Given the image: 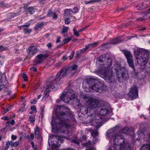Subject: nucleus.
I'll use <instances>...</instances> for the list:
<instances>
[{"label":"nucleus","mask_w":150,"mask_h":150,"mask_svg":"<svg viewBox=\"0 0 150 150\" xmlns=\"http://www.w3.org/2000/svg\"><path fill=\"white\" fill-rule=\"evenodd\" d=\"M47 57L48 56L47 55L42 54L38 55L37 56V57L38 59V61L37 62V64H40L43 61V59H46Z\"/></svg>","instance_id":"nucleus-17"},{"label":"nucleus","mask_w":150,"mask_h":150,"mask_svg":"<svg viewBox=\"0 0 150 150\" xmlns=\"http://www.w3.org/2000/svg\"><path fill=\"white\" fill-rule=\"evenodd\" d=\"M69 28V27L64 26L63 28L61 33L64 35V36L66 37L67 36V33Z\"/></svg>","instance_id":"nucleus-23"},{"label":"nucleus","mask_w":150,"mask_h":150,"mask_svg":"<svg viewBox=\"0 0 150 150\" xmlns=\"http://www.w3.org/2000/svg\"><path fill=\"white\" fill-rule=\"evenodd\" d=\"M38 48L37 47L35 46L31 45L27 49V53L30 56H33L38 52Z\"/></svg>","instance_id":"nucleus-12"},{"label":"nucleus","mask_w":150,"mask_h":150,"mask_svg":"<svg viewBox=\"0 0 150 150\" xmlns=\"http://www.w3.org/2000/svg\"><path fill=\"white\" fill-rule=\"evenodd\" d=\"M57 16L55 13L54 14L53 18L54 20H56L57 18Z\"/></svg>","instance_id":"nucleus-60"},{"label":"nucleus","mask_w":150,"mask_h":150,"mask_svg":"<svg viewBox=\"0 0 150 150\" xmlns=\"http://www.w3.org/2000/svg\"><path fill=\"white\" fill-rule=\"evenodd\" d=\"M34 138V135L33 134H31L30 137H28V138L32 140H33Z\"/></svg>","instance_id":"nucleus-50"},{"label":"nucleus","mask_w":150,"mask_h":150,"mask_svg":"<svg viewBox=\"0 0 150 150\" xmlns=\"http://www.w3.org/2000/svg\"><path fill=\"white\" fill-rule=\"evenodd\" d=\"M23 31L25 33L29 34L31 32L32 30L31 29L25 28L23 29Z\"/></svg>","instance_id":"nucleus-32"},{"label":"nucleus","mask_w":150,"mask_h":150,"mask_svg":"<svg viewBox=\"0 0 150 150\" xmlns=\"http://www.w3.org/2000/svg\"><path fill=\"white\" fill-rule=\"evenodd\" d=\"M129 96L133 100L138 96V92L137 87L134 85L131 88L129 93Z\"/></svg>","instance_id":"nucleus-11"},{"label":"nucleus","mask_w":150,"mask_h":150,"mask_svg":"<svg viewBox=\"0 0 150 150\" xmlns=\"http://www.w3.org/2000/svg\"><path fill=\"white\" fill-rule=\"evenodd\" d=\"M87 27H88V26H86L85 27H84V28H82L79 30V32H82L83 31H84L86 29Z\"/></svg>","instance_id":"nucleus-47"},{"label":"nucleus","mask_w":150,"mask_h":150,"mask_svg":"<svg viewBox=\"0 0 150 150\" xmlns=\"http://www.w3.org/2000/svg\"><path fill=\"white\" fill-rule=\"evenodd\" d=\"M30 70L32 71L33 72H36L37 71V69L35 67H33L31 68Z\"/></svg>","instance_id":"nucleus-44"},{"label":"nucleus","mask_w":150,"mask_h":150,"mask_svg":"<svg viewBox=\"0 0 150 150\" xmlns=\"http://www.w3.org/2000/svg\"><path fill=\"white\" fill-rule=\"evenodd\" d=\"M17 137L16 135H15L13 134H12L11 136V139L13 140H15L16 139Z\"/></svg>","instance_id":"nucleus-54"},{"label":"nucleus","mask_w":150,"mask_h":150,"mask_svg":"<svg viewBox=\"0 0 150 150\" xmlns=\"http://www.w3.org/2000/svg\"><path fill=\"white\" fill-rule=\"evenodd\" d=\"M91 47L89 45V44L88 45H86L85 46V47L84 48L86 50H87V49H88L89 47Z\"/></svg>","instance_id":"nucleus-62"},{"label":"nucleus","mask_w":150,"mask_h":150,"mask_svg":"<svg viewBox=\"0 0 150 150\" xmlns=\"http://www.w3.org/2000/svg\"><path fill=\"white\" fill-rule=\"evenodd\" d=\"M107 59V58L106 57V55L105 54H103L100 56L99 58H98L97 60L98 62L103 63L102 64H101L102 65H103V64H104L105 62ZM99 66L100 68V67H101V64L99 65Z\"/></svg>","instance_id":"nucleus-16"},{"label":"nucleus","mask_w":150,"mask_h":150,"mask_svg":"<svg viewBox=\"0 0 150 150\" xmlns=\"http://www.w3.org/2000/svg\"><path fill=\"white\" fill-rule=\"evenodd\" d=\"M29 121L30 123H33L35 121V117L33 115H31L29 117Z\"/></svg>","instance_id":"nucleus-33"},{"label":"nucleus","mask_w":150,"mask_h":150,"mask_svg":"<svg viewBox=\"0 0 150 150\" xmlns=\"http://www.w3.org/2000/svg\"><path fill=\"white\" fill-rule=\"evenodd\" d=\"M85 98L88 99L86 101L87 103L92 108H93L96 111H98V109L100 108L101 105L99 101L96 99H94L86 96Z\"/></svg>","instance_id":"nucleus-7"},{"label":"nucleus","mask_w":150,"mask_h":150,"mask_svg":"<svg viewBox=\"0 0 150 150\" xmlns=\"http://www.w3.org/2000/svg\"><path fill=\"white\" fill-rule=\"evenodd\" d=\"M123 52L127 59L132 58V56L130 52L126 50H124Z\"/></svg>","instance_id":"nucleus-20"},{"label":"nucleus","mask_w":150,"mask_h":150,"mask_svg":"<svg viewBox=\"0 0 150 150\" xmlns=\"http://www.w3.org/2000/svg\"><path fill=\"white\" fill-rule=\"evenodd\" d=\"M9 145L11 146H13V141H8L6 142V146L5 147V150H7L9 147Z\"/></svg>","instance_id":"nucleus-24"},{"label":"nucleus","mask_w":150,"mask_h":150,"mask_svg":"<svg viewBox=\"0 0 150 150\" xmlns=\"http://www.w3.org/2000/svg\"><path fill=\"white\" fill-rule=\"evenodd\" d=\"M122 41V40L121 37H118L113 39L110 40L108 43H103L101 45L102 46H104L106 45L108 43L112 44H115L120 43Z\"/></svg>","instance_id":"nucleus-14"},{"label":"nucleus","mask_w":150,"mask_h":150,"mask_svg":"<svg viewBox=\"0 0 150 150\" xmlns=\"http://www.w3.org/2000/svg\"><path fill=\"white\" fill-rule=\"evenodd\" d=\"M4 82V79L2 76H0V91H1L5 87L2 84Z\"/></svg>","instance_id":"nucleus-30"},{"label":"nucleus","mask_w":150,"mask_h":150,"mask_svg":"<svg viewBox=\"0 0 150 150\" xmlns=\"http://www.w3.org/2000/svg\"><path fill=\"white\" fill-rule=\"evenodd\" d=\"M86 50L85 49V48H83L82 49L80 50L79 51V52H80V53H82L83 52H84V51H85Z\"/></svg>","instance_id":"nucleus-58"},{"label":"nucleus","mask_w":150,"mask_h":150,"mask_svg":"<svg viewBox=\"0 0 150 150\" xmlns=\"http://www.w3.org/2000/svg\"><path fill=\"white\" fill-rule=\"evenodd\" d=\"M30 25V23H26L25 25H22V27H28Z\"/></svg>","instance_id":"nucleus-53"},{"label":"nucleus","mask_w":150,"mask_h":150,"mask_svg":"<svg viewBox=\"0 0 150 150\" xmlns=\"http://www.w3.org/2000/svg\"><path fill=\"white\" fill-rule=\"evenodd\" d=\"M47 46L49 49H51L52 46V44L51 43H49L47 44Z\"/></svg>","instance_id":"nucleus-57"},{"label":"nucleus","mask_w":150,"mask_h":150,"mask_svg":"<svg viewBox=\"0 0 150 150\" xmlns=\"http://www.w3.org/2000/svg\"><path fill=\"white\" fill-rule=\"evenodd\" d=\"M37 100H38L37 99H34L33 100H31L30 103L32 104H35L36 103Z\"/></svg>","instance_id":"nucleus-46"},{"label":"nucleus","mask_w":150,"mask_h":150,"mask_svg":"<svg viewBox=\"0 0 150 150\" xmlns=\"http://www.w3.org/2000/svg\"><path fill=\"white\" fill-rule=\"evenodd\" d=\"M22 76L23 78L24 79L25 81H26L28 79V77H27L25 74H23Z\"/></svg>","instance_id":"nucleus-43"},{"label":"nucleus","mask_w":150,"mask_h":150,"mask_svg":"<svg viewBox=\"0 0 150 150\" xmlns=\"http://www.w3.org/2000/svg\"><path fill=\"white\" fill-rule=\"evenodd\" d=\"M24 6H23V8L24 9H26L27 6H28V4H24Z\"/></svg>","instance_id":"nucleus-63"},{"label":"nucleus","mask_w":150,"mask_h":150,"mask_svg":"<svg viewBox=\"0 0 150 150\" xmlns=\"http://www.w3.org/2000/svg\"><path fill=\"white\" fill-rule=\"evenodd\" d=\"M69 18H67L65 20V23L66 24H69L70 23Z\"/></svg>","instance_id":"nucleus-37"},{"label":"nucleus","mask_w":150,"mask_h":150,"mask_svg":"<svg viewBox=\"0 0 150 150\" xmlns=\"http://www.w3.org/2000/svg\"><path fill=\"white\" fill-rule=\"evenodd\" d=\"M141 150H150V144H146L142 146L141 148Z\"/></svg>","instance_id":"nucleus-27"},{"label":"nucleus","mask_w":150,"mask_h":150,"mask_svg":"<svg viewBox=\"0 0 150 150\" xmlns=\"http://www.w3.org/2000/svg\"><path fill=\"white\" fill-rule=\"evenodd\" d=\"M93 3V0H91L89 1H85V3L86 4H88Z\"/></svg>","instance_id":"nucleus-51"},{"label":"nucleus","mask_w":150,"mask_h":150,"mask_svg":"<svg viewBox=\"0 0 150 150\" xmlns=\"http://www.w3.org/2000/svg\"><path fill=\"white\" fill-rule=\"evenodd\" d=\"M127 62L129 66L132 67L134 70V66L132 58L127 59Z\"/></svg>","instance_id":"nucleus-25"},{"label":"nucleus","mask_w":150,"mask_h":150,"mask_svg":"<svg viewBox=\"0 0 150 150\" xmlns=\"http://www.w3.org/2000/svg\"><path fill=\"white\" fill-rule=\"evenodd\" d=\"M7 49V47H4L2 46H0V51L2 52L6 50Z\"/></svg>","instance_id":"nucleus-38"},{"label":"nucleus","mask_w":150,"mask_h":150,"mask_svg":"<svg viewBox=\"0 0 150 150\" xmlns=\"http://www.w3.org/2000/svg\"><path fill=\"white\" fill-rule=\"evenodd\" d=\"M134 52L136 59V65L141 66H144L148 59L147 53L139 49H134Z\"/></svg>","instance_id":"nucleus-4"},{"label":"nucleus","mask_w":150,"mask_h":150,"mask_svg":"<svg viewBox=\"0 0 150 150\" xmlns=\"http://www.w3.org/2000/svg\"><path fill=\"white\" fill-rule=\"evenodd\" d=\"M11 108V106H9L8 108H7V109H6V110H4V112L5 113L7 112L9 110H10Z\"/></svg>","instance_id":"nucleus-52"},{"label":"nucleus","mask_w":150,"mask_h":150,"mask_svg":"<svg viewBox=\"0 0 150 150\" xmlns=\"http://www.w3.org/2000/svg\"><path fill=\"white\" fill-rule=\"evenodd\" d=\"M114 67L119 81L123 82L127 80L129 78V76L126 69L124 67H121L120 65L117 64H115Z\"/></svg>","instance_id":"nucleus-5"},{"label":"nucleus","mask_w":150,"mask_h":150,"mask_svg":"<svg viewBox=\"0 0 150 150\" xmlns=\"http://www.w3.org/2000/svg\"><path fill=\"white\" fill-rule=\"evenodd\" d=\"M109 113V110L107 108L103 107L101 108L99 111V114L101 115H105Z\"/></svg>","instance_id":"nucleus-18"},{"label":"nucleus","mask_w":150,"mask_h":150,"mask_svg":"<svg viewBox=\"0 0 150 150\" xmlns=\"http://www.w3.org/2000/svg\"><path fill=\"white\" fill-rule=\"evenodd\" d=\"M25 104L24 103H23L21 105V106L19 108V111L21 112H23L25 110Z\"/></svg>","instance_id":"nucleus-35"},{"label":"nucleus","mask_w":150,"mask_h":150,"mask_svg":"<svg viewBox=\"0 0 150 150\" xmlns=\"http://www.w3.org/2000/svg\"><path fill=\"white\" fill-rule=\"evenodd\" d=\"M31 110L32 111H34L35 113L37 112V110L36 109V107L35 105H33L32 106L30 107Z\"/></svg>","instance_id":"nucleus-36"},{"label":"nucleus","mask_w":150,"mask_h":150,"mask_svg":"<svg viewBox=\"0 0 150 150\" xmlns=\"http://www.w3.org/2000/svg\"><path fill=\"white\" fill-rule=\"evenodd\" d=\"M45 23L44 22H41L38 23L35 27V30H38L40 29L43 26Z\"/></svg>","instance_id":"nucleus-22"},{"label":"nucleus","mask_w":150,"mask_h":150,"mask_svg":"<svg viewBox=\"0 0 150 150\" xmlns=\"http://www.w3.org/2000/svg\"><path fill=\"white\" fill-rule=\"evenodd\" d=\"M78 11V10L77 7H75L73 9V12L74 13H77Z\"/></svg>","instance_id":"nucleus-49"},{"label":"nucleus","mask_w":150,"mask_h":150,"mask_svg":"<svg viewBox=\"0 0 150 150\" xmlns=\"http://www.w3.org/2000/svg\"><path fill=\"white\" fill-rule=\"evenodd\" d=\"M68 58V57H67V56H64L62 57V59L63 60V61H64L65 60L67 59Z\"/></svg>","instance_id":"nucleus-61"},{"label":"nucleus","mask_w":150,"mask_h":150,"mask_svg":"<svg viewBox=\"0 0 150 150\" xmlns=\"http://www.w3.org/2000/svg\"><path fill=\"white\" fill-rule=\"evenodd\" d=\"M112 64V60L108 58L105 62L101 64L100 69L98 71L100 76L105 79L106 81L111 82L113 78L112 70L109 67Z\"/></svg>","instance_id":"nucleus-3"},{"label":"nucleus","mask_w":150,"mask_h":150,"mask_svg":"<svg viewBox=\"0 0 150 150\" xmlns=\"http://www.w3.org/2000/svg\"><path fill=\"white\" fill-rule=\"evenodd\" d=\"M34 9V8L33 7H30L26 9L25 10V11L27 14L29 13L30 14L32 15L34 14L35 12Z\"/></svg>","instance_id":"nucleus-21"},{"label":"nucleus","mask_w":150,"mask_h":150,"mask_svg":"<svg viewBox=\"0 0 150 150\" xmlns=\"http://www.w3.org/2000/svg\"><path fill=\"white\" fill-rule=\"evenodd\" d=\"M75 52L74 51H72L71 53V55L69 56L70 59L71 60L73 58L74 54Z\"/></svg>","instance_id":"nucleus-42"},{"label":"nucleus","mask_w":150,"mask_h":150,"mask_svg":"<svg viewBox=\"0 0 150 150\" xmlns=\"http://www.w3.org/2000/svg\"><path fill=\"white\" fill-rule=\"evenodd\" d=\"M98 42H96L93 43L89 44V45L90 47H94L98 44Z\"/></svg>","instance_id":"nucleus-39"},{"label":"nucleus","mask_w":150,"mask_h":150,"mask_svg":"<svg viewBox=\"0 0 150 150\" xmlns=\"http://www.w3.org/2000/svg\"><path fill=\"white\" fill-rule=\"evenodd\" d=\"M71 40V38H67L64 39L63 41L60 43L61 45H63L65 44L68 43Z\"/></svg>","instance_id":"nucleus-28"},{"label":"nucleus","mask_w":150,"mask_h":150,"mask_svg":"<svg viewBox=\"0 0 150 150\" xmlns=\"http://www.w3.org/2000/svg\"><path fill=\"white\" fill-rule=\"evenodd\" d=\"M53 14V13L52 12V11L50 10L49 11L47 14V17H51L52 16V15Z\"/></svg>","instance_id":"nucleus-41"},{"label":"nucleus","mask_w":150,"mask_h":150,"mask_svg":"<svg viewBox=\"0 0 150 150\" xmlns=\"http://www.w3.org/2000/svg\"><path fill=\"white\" fill-rule=\"evenodd\" d=\"M90 143L91 141H89L88 142L84 143L83 144V145L86 146H88L90 144Z\"/></svg>","instance_id":"nucleus-55"},{"label":"nucleus","mask_w":150,"mask_h":150,"mask_svg":"<svg viewBox=\"0 0 150 150\" xmlns=\"http://www.w3.org/2000/svg\"><path fill=\"white\" fill-rule=\"evenodd\" d=\"M98 132H92L91 134L92 136L94 137H96L98 135Z\"/></svg>","instance_id":"nucleus-45"},{"label":"nucleus","mask_w":150,"mask_h":150,"mask_svg":"<svg viewBox=\"0 0 150 150\" xmlns=\"http://www.w3.org/2000/svg\"><path fill=\"white\" fill-rule=\"evenodd\" d=\"M97 78H96V79L93 78V77H91L87 79H86V83L89 85V86L90 87L92 85V84L93 83H95L96 81H97Z\"/></svg>","instance_id":"nucleus-15"},{"label":"nucleus","mask_w":150,"mask_h":150,"mask_svg":"<svg viewBox=\"0 0 150 150\" xmlns=\"http://www.w3.org/2000/svg\"><path fill=\"white\" fill-rule=\"evenodd\" d=\"M91 121L93 124V125H95L96 126H98L99 127L101 126L102 121V120L98 115L95 116L93 118L91 119Z\"/></svg>","instance_id":"nucleus-13"},{"label":"nucleus","mask_w":150,"mask_h":150,"mask_svg":"<svg viewBox=\"0 0 150 150\" xmlns=\"http://www.w3.org/2000/svg\"><path fill=\"white\" fill-rule=\"evenodd\" d=\"M81 110L83 112V114H87L88 115L94 117L96 116L95 109L91 107H84L81 109Z\"/></svg>","instance_id":"nucleus-8"},{"label":"nucleus","mask_w":150,"mask_h":150,"mask_svg":"<svg viewBox=\"0 0 150 150\" xmlns=\"http://www.w3.org/2000/svg\"><path fill=\"white\" fill-rule=\"evenodd\" d=\"M103 81H97L91 86V88L93 90L97 92H100V90L104 89L105 87Z\"/></svg>","instance_id":"nucleus-9"},{"label":"nucleus","mask_w":150,"mask_h":150,"mask_svg":"<svg viewBox=\"0 0 150 150\" xmlns=\"http://www.w3.org/2000/svg\"><path fill=\"white\" fill-rule=\"evenodd\" d=\"M64 110L57 114V118L52 119L51 121L52 132L55 133H63L69 134L68 129L71 127V122L75 120L69 110Z\"/></svg>","instance_id":"nucleus-1"},{"label":"nucleus","mask_w":150,"mask_h":150,"mask_svg":"<svg viewBox=\"0 0 150 150\" xmlns=\"http://www.w3.org/2000/svg\"><path fill=\"white\" fill-rule=\"evenodd\" d=\"M144 3L143 2H142L136 6V8L138 10H141L144 9L146 7L144 6Z\"/></svg>","instance_id":"nucleus-26"},{"label":"nucleus","mask_w":150,"mask_h":150,"mask_svg":"<svg viewBox=\"0 0 150 150\" xmlns=\"http://www.w3.org/2000/svg\"><path fill=\"white\" fill-rule=\"evenodd\" d=\"M73 31L74 32V35L76 36H78L79 35V31H77L75 27H74L73 29Z\"/></svg>","instance_id":"nucleus-34"},{"label":"nucleus","mask_w":150,"mask_h":150,"mask_svg":"<svg viewBox=\"0 0 150 150\" xmlns=\"http://www.w3.org/2000/svg\"><path fill=\"white\" fill-rule=\"evenodd\" d=\"M49 82H51V85H53L54 84V83L55 82V81L53 79H52L51 80H50L49 81H48L47 83L45 84V86L46 87H44V90H45L44 91V97H45L46 98H47L49 95V92L50 91L49 90H48V89L50 88H52V89H53L54 88H52L50 87V85H48L47 84Z\"/></svg>","instance_id":"nucleus-10"},{"label":"nucleus","mask_w":150,"mask_h":150,"mask_svg":"<svg viewBox=\"0 0 150 150\" xmlns=\"http://www.w3.org/2000/svg\"><path fill=\"white\" fill-rule=\"evenodd\" d=\"M19 144V142L18 141H16L15 142H13V146H18Z\"/></svg>","instance_id":"nucleus-56"},{"label":"nucleus","mask_w":150,"mask_h":150,"mask_svg":"<svg viewBox=\"0 0 150 150\" xmlns=\"http://www.w3.org/2000/svg\"><path fill=\"white\" fill-rule=\"evenodd\" d=\"M72 11L71 9H66L64 12L65 16L67 18H70L72 17Z\"/></svg>","instance_id":"nucleus-19"},{"label":"nucleus","mask_w":150,"mask_h":150,"mask_svg":"<svg viewBox=\"0 0 150 150\" xmlns=\"http://www.w3.org/2000/svg\"><path fill=\"white\" fill-rule=\"evenodd\" d=\"M39 129L38 127H36L35 129V138L38 139L39 137Z\"/></svg>","instance_id":"nucleus-29"},{"label":"nucleus","mask_w":150,"mask_h":150,"mask_svg":"<svg viewBox=\"0 0 150 150\" xmlns=\"http://www.w3.org/2000/svg\"><path fill=\"white\" fill-rule=\"evenodd\" d=\"M81 54V53H80V52H79V51H77L76 53V54L77 55V57H79Z\"/></svg>","instance_id":"nucleus-64"},{"label":"nucleus","mask_w":150,"mask_h":150,"mask_svg":"<svg viewBox=\"0 0 150 150\" xmlns=\"http://www.w3.org/2000/svg\"><path fill=\"white\" fill-rule=\"evenodd\" d=\"M144 5H146V7H149L150 6V2L149 1L146 2L144 3Z\"/></svg>","instance_id":"nucleus-48"},{"label":"nucleus","mask_w":150,"mask_h":150,"mask_svg":"<svg viewBox=\"0 0 150 150\" xmlns=\"http://www.w3.org/2000/svg\"><path fill=\"white\" fill-rule=\"evenodd\" d=\"M129 131V129L128 128L125 127L122 129L121 131V132L124 134H127Z\"/></svg>","instance_id":"nucleus-31"},{"label":"nucleus","mask_w":150,"mask_h":150,"mask_svg":"<svg viewBox=\"0 0 150 150\" xmlns=\"http://www.w3.org/2000/svg\"><path fill=\"white\" fill-rule=\"evenodd\" d=\"M78 66L76 64H73L71 66L64 67L60 71H59L56 75L54 79H52L55 82L54 83L53 85H51V82H49L47 84L50 85V87L52 88H55L57 85H59L61 83V79L64 76H71L75 72Z\"/></svg>","instance_id":"nucleus-2"},{"label":"nucleus","mask_w":150,"mask_h":150,"mask_svg":"<svg viewBox=\"0 0 150 150\" xmlns=\"http://www.w3.org/2000/svg\"><path fill=\"white\" fill-rule=\"evenodd\" d=\"M2 119L5 120H8L9 119V117L7 116H4L2 117Z\"/></svg>","instance_id":"nucleus-59"},{"label":"nucleus","mask_w":150,"mask_h":150,"mask_svg":"<svg viewBox=\"0 0 150 150\" xmlns=\"http://www.w3.org/2000/svg\"><path fill=\"white\" fill-rule=\"evenodd\" d=\"M96 148L93 146L88 147L87 149L86 150H95Z\"/></svg>","instance_id":"nucleus-40"},{"label":"nucleus","mask_w":150,"mask_h":150,"mask_svg":"<svg viewBox=\"0 0 150 150\" xmlns=\"http://www.w3.org/2000/svg\"><path fill=\"white\" fill-rule=\"evenodd\" d=\"M78 96L75 94V92L71 90H68L65 93H62L60 96L61 101L68 103L71 100L78 101Z\"/></svg>","instance_id":"nucleus-6"}]
</instances>
